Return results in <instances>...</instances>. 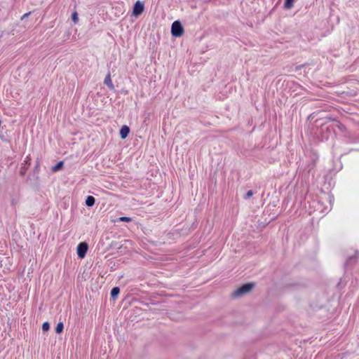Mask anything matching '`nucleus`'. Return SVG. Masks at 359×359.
Masks as SVG:
<instances>
[{
    "label": "nucleus",
    "instance_id": "nucleus-6",
    "mask_svg": "<svg viewBox=\"0 0 359 359\" xmlns=\"http://www.w3.org/2000/svg\"><path fill=\"white\" fill-rule=\"evenodd\" d=\"M104 83L105 85H107L111 90H114V86L112 83V81H111V76H110L109 74H108L106 76V77L104 79Z\"/></svg>",
    "mask_w": 359,
    "mask_h": 359
},
{
    "label": "nucleus",
    "instance_id": "nucleus-12",
    "mask_svg": "<svg viewBox=\"0 0 359 359\" xmlns=\"http://www.w3.org/2000/svg\"><path fill=\"white\" fill-rule=\"evenodd\" d=\"M72 19L74 22V23H77L79 21L78 13L76 12H74L72 15Z\"/></svg>",
    "mask_w": 359,
    "mask_h": 359
},
{
    "label": "nucleus",
    "instance_id": "nucleus-8",
    "mask_svg": "<svg viewBox=\"0 0 359 359\" xmlns=\"http://www.w3.org/2000/svg\"><path fill=\"white\" fill-rule=\"evenodd\" d=\"M120 292V289L118 287H115L112 288L111 290V296L113 298H115Z\"/></svg>",
    "mask_w": 359,
    "mask_h": 359
},
{
    "label": "nucleus",
    "instance_id": "nucleus-14",
    "mask_svg": "<svg viewBox=\"0 0 359 359\" xmlns=\"http://www.w3.org/2000/svg\"><path fill=\"white\" fill-rule=\"evenodd\" d=\"M119 221L129 222L132 221V219L128 217H121L118 218Z\"/></svg>",
    "mask_w": 359,
    "mask_h": 359
},
{
    "label": "nucleus",
    "instance_id": "nucleus-1",
    "mask_svg": "<svg viewBox=\"0 0 359 359\" xmlns=\"http://www.w3.org/2000/svg\"><path fill=\"white\" fill-rule=\"evenodd\" d=\"M255 287V284L252 283H245L241 287H238L232 294L231 296L233 298H241L244 295L250 293L253 287Z\"/></svg>",
    "mask_w": 359,
    "mask_h": 359
},
{
    "label": "nucleus",
    "instance_id": "nucleus-7",
    "mask_svg": "<svg viewBox=\"0 0 359 359\" xmlns=\"http://www.w3.org/2000/svg\"><path fill=\"white\" fill-rule=\"evenodd\" d=\"M95 203V199L93 196H89L86 199V205L88 207H92Z\"/></svg>",
    "mask_w": 359,
    "mask_h": 359
},
{
    "label": "nucleus",
    "instance_id": "nucleus-3",
    "mask_svg": "<svg viewBox=\"0 0 359 359\" xmlns=\"http://www.w3.org/2000/svg\"><path fill=\"white\" fill-rule=\"evenodd\" d=\"M144 4L140 1H137L134 5L133 15L135 16H138L144 11Z\"/></svg>",
    "mask_w": 359,
    "mask_h": 359
},
{
    "label": "nucleus",
    "instance_id": "nucleus-2",
    "mask_svg": "<svg viewBox=\"0 0 359 359\" xmlns=\"http://www.w3.org/2000/svg\"><path fill=\"white\" fill-rule=\"evenodd\" d=\"M171 33L175 37H180L183 34L184 28L180 21H175L172 24Z\"/></svg>",
    "mask_w": 359,
    "mask_h": 359
},
{
    "label": "nucleus",
    "instance_id": "nucleus-9",
    "mask_svg": "<svg viewBox=\"0 0 359 359\" xmlns=\"http://www.w3.org/2000/svg\"><path fill=\"white\" fill-rule=\"evenodd\" d=\"M294 1V0H285V5H284L285 8L286 9L291 8L293 6Z\"/></svg>",
    "mask_w": 359,
    "mask_h": 359
},
{
    "label": "nucleus",
    "instance_id": "nucleus-10",
    "mask_svg": "<svg viewBox=\"0 0 359 359\" xmlns=\"http://www.w3.org/2000/svg\"><path fill=\"white\" fill-rule=\"evenodd\" d=\"M63 327H64V325H63V323L62 322H60L57 324V326L55 327V332L57 333H60L62 332L63 330Z\"/></svg>",
    "mask_w": 359,
    "mask_h": 359
},
{
    "label": "nucleus",
    "instance_id": "nucleus-15",
    "mask_svg": "<svg viewBox=\"0 0 359 359\" xmlns=\"http://www.w3.org/2000/svg\"><path fill=\"white\" fill-rule=\"evenodd\" d=\"M252 195H253V192H252V191L250 190V191H248L246 193V194H245V199H248V198H250Z\"/></svg>",
    "mask_w": 359,
    "mask_h": 359
},
{
    "label": "nucleus",
    "instance_id": "nucleus-13",
    "mask_svg": "<svg viewBox=\"0 0 359 359\" xmlns=\"http://www.w3.org/2000/svg\"><path fill=\"white\" fill-rule=\"evenodd\" d=\"M50 329V325L48 322H45L42 325V330L43 332H46Z\"/></svg>",
    "mask_w": 359,
    "mask_h": 359
},
{
    "label": "nucleus",
    "instance_id": "nucleus-5",
    "mask_svg": "<svg viewBox=\"0 0 359 359\" xmlns=\"http://www.w3.org/2000/svg\"><path fill=\"white\" fill-rule=\"evenodd\" d=\"M130 133V128L127 126H123L120 130V136L121 139H126Z\"/></svg>",
    "mask_w": 359,
    "mask_h": 359
},
{
    "label": "nucleus",
    "instance_id": "nucleus-16",
    "mask_svg": "<svg viewBox=\"0 0 359 359\" xmlns=\"http://www.w3.org/2000/svg\"><path fill=\"white\" fill-rule=\"evenodd\" d=\"M30 14V13H25L22 15V19H24L25 18H27V16Z\"/></svg>",
    "mask_w": 359,
    "mask_h": 359
},
{
    "label": "nucleus",
    "instance_id": "nucleus-4",
    "mask_svg": "<svg viewBox=\"0 0 359 359\" xmlns=\"http://www.w3.org/2000/svg\"><path fill=\"white\" fill-rule=\"evenodd\" d=\"M88 245L86 243H81L77 246V254L79 257L83 258L88 250Z\"/></svg>",
    "mask_w": 359,
    "mask_h": 359
},
{
    "label": "nucleus",
    "instance_id": "nucleus-11",
    "mask_svg": "<svg viewBox=\"0 0 359 359\" xmlns=\"http://www.w3.org/2000/svg\"><path fill=\"white\" fill-rule=\"evenodd\" d=\"M62 166H63V162L62 161H60L53 168V171H57L60 169H61L62 168Z\"/></svg>",
    "mask_w": 359,
    "mask_h": 359
}]
</instances>
